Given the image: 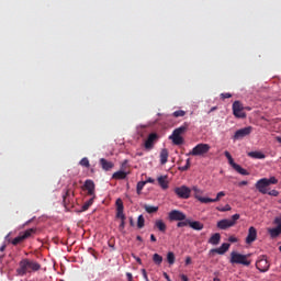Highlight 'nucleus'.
<instances>
[{
	"label": "nucleus",
	"instance_id": "obj_1",
	"mask_svg": "<svg viewBox=\"0 0 281 281\" xmlns=\"http://www.w3.org/2000/svg\"><path fill=\"white\" fill-rule=\"evenodd\" d=\"M40 270L41 263L30 259H22L19 263V269L16 270V273L18 276H26V273H32Z\"/></svg>",
	"mask_w": 281,
	"mask_h": 281
},
{
	"label": "nucleus",
	"instance_id": "obj_2",
	"mask_svg": "<svg viewBox=\"0 0 281 281\" xmlns=\"http://www.w3.org/2000/svg\"><path fill=\"white\" fill-rule=\"evenodd\" d=\"M188 123H184L180 127L173 130L172 135L169 136V139H171L175 146H181V144H183V136L181 135L188 131Z\"/></svg>",
	"mask_w": 281,
	"mask_h": 281
},
{
	"label": "nucleus",
	"instance_id": "obj_3",
	"mask_svg": "<svg viewBox=\"0 0 281 281\" xmlns=\"http://www.w3.org/2000/svg\"><path fill=\"white\" fill-rule=\"evenodd\" d=\"M231 265H244V267H249L251 265V261L248 259L247 255H243L237 251L231 252Z\"/></svg>",
	"mask_w": 281,
	"mask_h": 281
},
{
	"label": "nucleus",
	"instance_id": "obj_4",
	"mask_svg": "<svg viewBox=\"0 0 281 281\" xmlns=\"http://www.w3.org/2000/svg\"><path fill=\"white\" fill-rule=\"evenodd\" d=\"M212 147L209 144L200 143L198 144L191 151H189V156L192 157H201L203 155H207Z\"/></svg>",
	"mask_w": 281,
	"mask_h": 281
},
{
	"label": "nucleus",
	"instance_id": "obj_5",
	"mask_svg": "<svg viewBox=\"0 0 281 281\" xmlns=\"http://www.w3.org/2000/svg\"><path fill=\"white\" fill-rule=\"evenodd\" d=\"M238 218H240V215L236 213L231 220H221L217 222V227L218 229H229V227H234V225H236V221H238Z\"/></svg>",
	"mask_w": 281,
	"mask_h": 281
},
{
	"label": "nucleus",
	"instance_id": "obj_6",
	"mask_svg": "<svg viewBox=\"0 0 281 281\" xmlns=\"http://www.w3.org/2000/svg\"><path fill=\"white\" fill-rule=\"evenodd\" d=\"M33 234H36V229L29 228L22 233L19 234L18 237H15L11 243L12 245H19L23 243L25 239L30 238V236H33Z\"/></svg>",
	"mask_w": 281,
	"mask_h": 281
},
{
	"label": "nucleus",
	"instance_id": "obj_7",
	"mask_svg": "<svg viewBox=\"0 0 281 281\" xmlns=\"http://www.w3.org/2000/svg\"><path fill=\"white\" fill-rule=\"evenodd\" d=\"M233 114L239 120H245V117H247V113H245V108L240 101H235L233 103Z\"/></svg>",
	"mask_w": 281,
	"mask_h": 281
},
{
	"label": "nucleus",
	"instance_id": "obj_8",
	"mask_svg": "<svg viewBox=\"0 0 281 281\" xmlns=\"http://www.w3.org/2000/svg\"><path fill=\"white\" fill-rule=\"evenodd\" d=\"M173 192L175 194H177L178 199H190L192 194V189L186 186H181V187L175 188Z\"/></svg>",
	"mask_w": 281,
	"mask_h": 281
},
{
	"label": "nucleus",
	"instance_id": "obj_9",
	"mask_svg": "<svg viewBox=\"0 0 281 281\" xmlns=\"http://www.w3.org/2000/svg\"><path fill=\"white\" fill-rule=\"evenodd\" d=\"M273 225L274 227L268 228V234L271 238H278V236H281V217L274 218Z\"/></svg>",
	"mask_w": 281,
	"mask_h": 281
},
{
	"label": "nucleus",
	"instance_id": "obj_10",
	"mask_svg": "<svg viewBox=\"0 0 281 281\" xmlns=\"http://www.w3.org/2000/svg\"><path fill=\"white\" fill-rule=\"evenodd\" d=\"M191 192H193L194 199H196V201H200V203L207 204V203H210V201H212V198H204V196H202L201 194H203V190H201L196 186H193L191 188Z\"/></svg>",
	"mask_w": 281,
	"mask_h": 281
},
{
	"label": "nucleus",
	"instance_id": "obj_11",
	"mask_svg": "<svg viewBox=\"0 0 281 281\" xmlns=\"http://www.w3.org/2000/svg\"><path fill=\"white\" fill-rule=\"evenodd\" d=\"M158 139H159V135H157V133L149 134L147 139L144 143L145 150H153Z\"/></svg>",
	"mask_w": 281,
	"mask_h": 281
},
{
	"label": "nucleus",
	"instance_id": "obj_12",
	"mask_svg": "<svg viewBox=\"0 0 281 281\" xmlns=\"http://www.w3.org/2000/svg\"><path fill=\"white\" fill-rule=\"evenodd\" d=\"M251 131H254V127L247 126L240 130H237L233 136V139L236 142L238 139H244V137H248V135H251Z\"/></svg>",
	"mask_w": 281,
	"mask_h": 281
},
{
	"label": "nucleus",
	"instance_id": "obj_13",
	"mask_svg": "<svg viewBox=\"0 0 281 281\" xmlns=\"http://www.w3.org/2000/svg\"><path fill=\"white\" fill-rule=\"evenodd\" d=\"M258 239V231L256 229V227L250 226L248 229V235L245 239L246 245H251L252 243H256V240Z\"/></svg>",
	"mask_w": 281,
	"mask_h": 281
},
{
	"label": "nucleus",
	"instance_id": "obj_14",
	"mask_svg": "<svg viewBox=\"0 0 281 281\" xmlns=\"http://www.w3.org/2000/svg\"><path fill=\"white\" fill-rule=\"evenodd\" d=\"M82 190L88 192L89 196H95V182L93 180H86L82 187Z\"/></svg>",
	"mask_w": 281,
	"mask_h": 281
},
{
	"label": "nucleus",
	"instance_id": "obj_15",
	"mask_svg": "<svg viewBox=\"0 0 281 281\" xmlns=\"http://www.w3.org/2000/svg\"><path fill=\"white\" fill-rule=\"evenodd\" d=\"M255 188L260 192L261 194H267V188H269V182L267 181V178H262L258 180L255 184Z\"/></svg>",
	"mask_w": 281,
	"mask_h": 281
},
{
	"label": "nucleus",
	"instance_id": "obj_16",
	"mask_svg": "<svg viewBox=\"0 0 281 281\" xmlns=\"http://www.w3.org/2000/svg\"><path fill=\"white\" fill-rule=\"evenodd\" d=\"M256 267L258 271L265 273L266 271H269V261L265 257H259Z\"/></svg>",
	"mask_w": 281,
	"mask_h": 281
},
{
	"label": "nucleus",
	"instance_id": "obj_17",
	"mask_svg": "<svg viewBox=\"0 0 281 281\" xmlns=\"http://www.w3.org/2000/svg\"><path fill=\"white\" fill-rule=\"evenodd\" d=\"M228 164H229V166H232V168H234L236 170V172H238V175H243L244 177L249 176V171H247L245 168H241L240 165L236 164L234 161V158H231L228 160Z\"/></svg>",
	"mask_w": 281,
	"mask_h": 281
},
{
	"label": "nucleus",
	"instance_id": "obj_18",
	"mask_svg": "<svg viewBox=\"0 0 281 281\" xmlns=\"http://www.w3.org/2000/svg\"><path fill=\"white\" fill-rule=\"evenodd\" d=\"M229 247H231L229 244L224 243L221 245V247L211 249L210 254H218L220 256H223L227 254V251H229Z\"/></svg>",
	"mask_w": 281,
	"mask_h": 281
},
{
	"label": "nucleus",
	"instance_id": "obj_19",
	"mask_svg": "<svg viewBox=\"0 0 281 281\" xmlns=\"http://www.w3.org/2000/svg\"><path fill=\"white\" fill-rule=\"evenodd\" d=\"M116 221H119L120 225H119V229L120 232H123L125 225H126V215L124 214V212H117L116 213Z\"/></svg>",
	"mask_w": 281,
	"mask_h": 281
},
{
	"label": "nucleus",
	"instance_id": "obj_20",
	"mask_svg": "<svg viewBox=\"0 0 281 281\" xmlns=\"http://www.w3.org/2000/svg\"><path fill=\"white\" fill-rule=\"evenodd\" d=\"M170 221H186V214L181 212H170L169 213Z\"/></svg>",
	"mask_w": 281,
	"mask_h": 281
},
{
	"label": "nucleus",
	"instance_id": "obj_21",
	"mask_svg": "<svg viewBox=\"0 0 281 281\" xmlns=\"http://www.w3.org/2000/svg\"><path fill=\"white\" fill-rule=\"evenodd\" d=\"M100 166L101 168H103V170H105L106 172H109V170H112V168L115 166L113 162L106 160L105 158H101L100 159Z\"/></svg>",
	"mask_w": 281,
	"mask_h": 281
},
{
	"label": "nucleus",
	"instance_id": "obj_22",
	"mask_svg": "<svg viewBox=\"0 0 281 281\" xmlns=\"http://www.w3.org/2000/svg\"><path fill=\"white\" fill-rule=\"evenodd\" d=\"M221 243V235L218 233H214L210 238H209V245H220Z\"/></svg>",
	"mask_w": 281,
	"mask_h": 281
},
{
	"label": "nucleus",
	"instance_id": "obj_23",
	"mask_svg": "<svg viewBox=\"0 0 281 281\" xmlns=\"http://www.w3.org/2000/svg\"><path fill=\"white\" fill-rule=\"evenodd\" d=\"M168 157H169L168 150L166 148L161 149V151H160L161 166H166V164H168Z\"/></svg>",
	"mask_w": 281,
	"mask_h": 281
},
{
	"label": "nucleus",
	"instance_id": "obj_24",
	"mask_svg": "<svg viewBox=\"0 0 281 281\" xmlns=\"http://www.w3.org/2000/svg\"><path fill=\"white\" fill-rule=\"evenodd\" d=\"M74 198V191H70V189H68L66 191V193L64 194L63 199H64V205L66 207V210H69V206H67V203H69V200Z\"/></svg>",
	"mask_w": 281,
	"mask_h": 281
},
{
	"label": "nucleus",
	"instance_id": "obj_25",
	"mask_svg": "<svg viewBox=\"0 0 281 281\" xmlns=\"http://www.w3.org/2000/svg\"><path fill=\"white\" fill-rule=\"evenodd\" d=\"M160 188H162V190H167L168 188V176H160L157 179Z\"/></svg>",
	"mask_w": 281,
	"mask_h": 281
},
{
	"label": "nucleus",
	"instance_id": "obj_26",
	"mask_svg": "<svg viewBox=\"0 0 281 281\" xmlns=\"http://www.w3.org/2000/svg\"><path fill=\"white\" fill-rule=\"evenodd\" d=\"M189 227H191V229H195L196 232H201V229H203V223L189 221Z\"/></svg>",
	"mask_w": 281,
	"mask_h": 281
},
{
	"label": "nucleus",
	"instance_id": "obj_27",
	"mask_svg": "<svg viewBox=\"0 0 281 281\" xmlns=\"http://www.w3.org/2000/svg\"><path fill=\"white\" fill-rule=\"evenodd\" d=\"M248 157H251V159H265L267 156L261 151H250L248 153Z\"/></svg>",
	"mask_w": 281,
	"mask_h": 281
},
{
	"label": "nucleus",
	"instance_id": "obj_28",
	"mask_svg": "<svg viewBox=\"0 0 281 281\" xmlns=\"http://www.w3.org/2000/svg\"><path fill=\"white\" fill-rule=\"evenodd\" d=\"M155 227H156L159 232L166 233L167 226H166V223H164V221H161V220L156 221V222H155Z\"/></svg>",
	"mask_w": 281,
	"mask_h": 281
},
{
	"label": "nucleus",
	"instance_id": "obj_29",
	"mask_svg": "<svg viewBox=\"0 0 281 281\" xmlns=\"http://www.w3.org/2000/svg\"><path fill=\"white\" fill-rule=\"evenodd\" d=\"M127 175L125 171H116L112 175V179L123 180L126 179Z\"/></svg>",
	"mask_w": 281,
	"mask_h": 281
},
{
	"label": "nucleus",
	"instance_id": "obj_30",
	"mask_svg": "<svg viewBox=\"0 0 281 281\" xmlns=\"http://www.w3.org/2000/svg\"><path fill=\"white\" fill-rule=\"evenodd\" d=\"M142 206L145 212H157L159 210V206H153L150 204H143Z\"/></svg>",
	"mask_w": 281,
	"mask_h": 281
},
{
	"label": "nucleus",
	"instance_id": "obj_31",
	"mask_svg": "<svg viewBox=\"0 0 281 281\" xmlns=\"http://www.w3.org/2000/svg\"><path fill=\"white\" fill-rule=\"evenodd\" d=\"M93 199H94V196L83 203V205H82L83 212H87V210H89V207H91V205H93Z\"/></svg>",
	"mask_w": 281,
	"mask_h": 281
},
{
	"label": "nucleus",
	"instance_id": "obj_32",
	"mask_svg": "<svg viewBox=\"0 0 281 281\" xmlns=\"http://www.w3.org/2000/svg\"><path fill=\"white\" fill-rule=\"evenodd\" d=\"M175 260H176L175 252L169 251L167 254V262H168V265H175Z\"/></svg>",
	"mask_w": 281,
	"mask_h": 281
},
{
	"label": "nucleus",
	"instance_id": "obj_33",
	"mask_svg": "<svg viewBox=\"0 0 281 281\" xmlns=\"http://www.w3.org/2000/svg\"><path fill=\"white\" fill-rule=\"evenodd\" d=\"M116 212H124V202H122V199L116 200Z\"/></svg>",
	"mask_w": 281,
	"mask_h": 281
},
{
	"label": "nucleus",
	"instance_id": "obj_34",
	"mask_svg": "<svg viewBox=\"0 0 281 281\" xmlns=\"http://www.w3.org/2000/svg\"><path fill=\"white\" fill-rule=\"evenodd\" d=\"M153 260L156 265H161V262H164V257L159 254H154Z\"/></svg>",
	"mask_w": 281,
	"mask_h": 281
},
{
	"label": "nucleus",
	"instance_id": "obj_35",
	"mask_svg": "<svg viewBox=\"0 0 281 281\" xmlns=\"http://www.w3.org/2000/svg\"><path fill=\"white\" fill-rule=\"evenodd\" d=\"M146 223V220H144V215H139L137 218V227L138 229H142Z\"/></svg>",
	"mask_w": 281,
	"mask_h": 281
},
{
	"label": "nucleus",
	"instance_id": "obj_36",
	"mask_svg": "<svg viewBox=\"0 0 281 281\" xmlns=\"http://www.w3.org/2000/svg\"><path fill=\"white\" fill-rule=\"evenodd\" d=\"M144 186H146L145 181H139L136 186V192L137 194H142V190H144Z\"/></svg>",
	"mask_w": 281,
	"mask_h": 281
},
{
	"label": "nucleus",
	"instance_id": "obj_37",
	"mask_svg": "<svg viewBox=\"0 0 281 281\" xmlns=\"http://www.w3.org/2000/svg\"><path fill=\"white\" fill-rule=\"evenodd\" d=\"M83 168H90L91 164L89 162V158L85 157L79 162Z\"/></svg>",
	"mask_w": 281,
	"mask_h": 281
},
{
	"label": "nucleus",
	"instance_id": "obj_38",
	"mask_svg": "<svg viewBox=\"0 0 281 281\" xmlns=\"http://www.w3.org/2000/svg\"><path fill=\"white\" fill-rule=\"evenodd\" d=\"M222 196H225L224 191L218 192L215 199H211L210 203H216L217 201H221Z\"/></svg>",
	"mask_w": 281,
	"mask_h": 281
},
{
	"label": "nucleus",
	"instance_id": "obj_39",
	"mask_svg": "<svg viewBox=\"0 0 281 281\" xmlns=\"http://www.w3.org/2000/svg\"><path fill=\"white\" fill-rule=\"evenodd\" d=\"M188 225H190V220H182L180 222H178L177 227H188Z\"/></svg>",
	"mask_w": 281,
	"mask_h": 281
},
{
	"label": "nucleus",
	"instance_id": "obj_40",
	"mask_svg": "<svg viewBox=\"0 0 281 281\" xmlns=\"http://www.w3.org/2000/svg\"><path fill=\"white\" fill-rule=\"evenodd\" d=\"M181 172H186V170H190V158L187 159V164L182 167H179Z\"/></svg>",
	"mask_w": 281,
	"mask_h": 281
},
{
	"label": "nucleus",
	"instance_id": "obj_41",
	"mask_svg": "<svg viewBox=\"0 0 281 281\" xmlns=\"http://www.w3.org/2000/svg\"><path fill=\"white\" fill-rule=\"evenodd\" d=\"M173 117H183L186 115V111L183 110H178L176 112H173Z\"/></svg>",
	"mask_w": 281,
	"mask_h": 281
},
{
	"label": "nucleus",
	"instance_id": "obj_42",
	"mask_svg": "<svg viewBox=\"0 0 281 281\" xmlns=\"http://www.w3.org/2000/svg\"><path fill=\"white\" fill-rule=\"evenodd\" d=\"M268 186H276L278 183V180L276 177H270L269 179L267 178Z\"/></svg>",
	"mask_w": 281,
	"mask_h": 281
},
{
	"label": "nucleus",
	"instance_id": "obj_43",
	"mask_svg": "<svg viewBox=\"0 0 281 281\" xmlns=\"http://www.w3.org/2000/svg\"><path fill=\"white\" fill-rule=\"evenodd\" d=\"M270 196H278V194H280V192H278V190L273 189L270 192L268 191V193Z\"/></svg>",
	"mask_w": 281,
	"mask_h": 281
},
{
	"label": "nucleus",
	"instance_id": "obj_44",
	"mask_svg": "<svg viewBox=\"0 0 281 281\" xmlns=\"http://www.w3.org/2000/svg\"><path fill=\"white\" fill-rule=\"evenodd\" d=\"M228 243H238V237L236 236L228 237Z\"/></svg>",
	"mask_w": 281,
	"mask_h": 281
},
{
	"label": "nucleus",
	"instance_id": "obj_45",
	"mask_svg": "<svg viewBox=\"0 0 281 281\" xmlns=\"http://www.w3.org/2000/svg\"><path fill=\"white\" fill-rule=\"evenodd\" d=\"M221 95H222L223 100H227L228 98H232V93H229V92L222 93Z\"/></svg>",
	"mask_w": 281,
	"mask_h": 281
},
{
	"label": "nucleus",
	"instance_id": "obj_46",
	"mask_svg": "<svg viewBox=\"0 0 281 281\" xmlns=\"http://www.w3.org/2000/svg\"><path fill=\"white\" fill-rule=\"evenodd\" d=\"M249 182H247L246 180H243L240 182H238V187L243 188V186H247Z\"/></svg>",
	"mask_w": 281,
	"mask_h": 281
},
{
	"label": "nucleus",
	"instance_id": "obj_47",
	"mask_svg": "<svg viewBox=\"0 0 281 281\" xmlns=\"http://www.w3.org/2000/svg\"><path fill=\"white\" fill-rule=\"evenodd\" d=\"M224 155H225L226 159H228V161H229V159H233L232 154H229V151H224Z\"/></svg>",
	"mask_w": 281,
	"mask_h": 281
},
{
	"label": "nucleus",
	"instance_id": "obj_48",
	"mask_svg": "<svg viewBox=\"0 0 281 281\" xmlns=\"http://www.w3.org/2000/svg\"><path fill=\"white\" fill-rule=\"evenodd\" d=\"M184 262H186L187 266L188 265H192V258L191 257H187Z\"/></svg>",
	"mask_w": 281,
	"mask_h": 281
},
{
	"label": "nucleus",
	"instance_id": "obj_49",
	"mask_svg": "<svg viewBox=\"0 0 281 281\" xmlns=\"http://www.w3.org/2000/svg\"><path fill=\"white\" fill-rule=\"evenodd\" d=\"M146 183H155V179L148 178V179L145 181V184H146Z\"/></svg>",
	"mask_w": 281,
	"mask_h": 281
},
{
	"label": "nucleus",
	"instance_id": "obj_50",
	"mask_svg": "<svg viewBox=\"0 0 281 281\" xmlns=\"http://www.w3.org/2000/svg\"><path fill=\"white\" fill-rule=\"evenodd\" d=\"M164 278L167 280V281H172L170 280V276H168L166 272L162 273Z\"/></svg>",
	"mask_w": 281,
	"mask_h": 281
},
{
	"label": "nucleus",
	"instance_id": "obj_51",
	"mask_svg": "<svg viewBox=\"0 0 281 281\" xmlns=\"http://www.w3.org/2000/svg\"><path fill=\"white\" fill-rule=\"evenodd\" d=\"M150 240L151 243H157V238L153 234L150 235Z\"/></svg>",
	"mask_w": 281,
	"mask_h": 281
},
{
	"label": "nucleus",
	"instance_id": "obj_52",
	"mask_svg": "<svg viewBox=\"0 0 281 281\" xmlns=\"http://www.w3.org/2000/svg\"><path fill=\"white\" fill-rule=\"evenodd\" d=\"M126 277L128 278L130 281L133 280V274L131 272H127Z\"/></svg>",
	"mask_w": 281,
	"mask_h": 281
},
{
	"label": "nucleus",
	"instance_id": "obj_53",
	"mask_svg": "<svg viewBox=\"0 0 281 281\" xmlns=\"http://www.w3.org/2000/svg\"><path fill=\"white\" fill-rule=\"evenodd\" d=\"M181 280H182V281H188V276L181 274Z\"/></svg>",
	"mask_w": 281,
	"mask_h": 281
},
{
	"label": "nucleus",
	"instance_id": "obj_54",
	"mask_svg": "<svg viewBox=\"0 0 281 281\" xmlns=\"http://www.w3.org/2000/svg\"><path fill=\"white\" fill-rule=\"evenodd\" d=\"M130 225H132V227L133 225H135V223L133 222V217H130Z\"/></svg>",
	"mask_w": 281,
	"mask_h": 281
},
{
	"label": "nucleus",
	"instance_id": "obj_55",
	"mask_svg": "<svg viewBox=\"0 0 281 281\" xmlns=\"http://www.w3.org/2000/svg\"><path fill=\"white\" fill-rule=\"evenodd\" d=\"M276 139H277V142H279V144H281V137L280 136H277Z\"/></svg>",
	"mask_w": 281,
	"mask_h": 281
},
{
	"label": "nucleus",
	"instance_id": "obj_56",
	"mask_svg": "<svg viewBox=\"0 0 281 281\" xmlns=\"http://www.w3.org/2000/svg\"><path fill=\"white\" fill-rule=\"evenodd\" d=\"M0 251H5V246H1Z\"/></svg>",
	"mask_w": 281,
	"mask_h": 281
},
{
	"label": "nucleus",
	"instance_id": "obj_57",
	"mask_svg": "<svg viewBox=\"0 0 281 281\" xmlns=\"http://www.w3.org/2000/svg\"><path fill=\"white\" fill-rule=\"evenodd\" d=\"M144 276L146 278V280L148 279V276L146 274V270H144Z\"/></svg>",
	"mask_w": 281,
	"mask_h": 281
},
{
	"label": "nucleus",
	"instance_id": "obj_58",
	"mask_svg": "<svg viewBox=\"0 0 281 281\" xmlns=\"http://www.w3.org/2000/svg\"><path fill=\"white\" fill-rule=\"evenodd\" d=\"M136 239H137V240H142V236H137Z\"/></svg>",
	"mask_w": 281,
	"mask_h": 281
},
{
	"label": "nucleus",
	"instance_id": "obj_59",
	"mask_svg": "<svg viewBox=\"0 0 281 281\" xmlns=\"http://www.w3.org/2000/svg\"><path fill=\"white\" fill-rule=\"evenodd\" d=\"M211 111H216V108H212Z\"/></svg>",
	"mask_w": 281,
	"mask_h": 281
},
{
	"label": "nucleus",
	"instance_id": "obj_60",
	"mask_svg": "<svg viewBox=\"0 0 281 281\" xmlns=\"http://www.w3.org/2000/svg\"><path fill=\"white\" fill-rule=\"evenodd\" d=\"M213 281H221V279H216V278H215Z\"/></svg>",
	"mask_w": 281,
	"mask_h": 281
},
{
	"label": "nucleus",
	"instance_id": "obj_61",
	"mask_svg": "<svg viewBox=\"0 0 281 281\" xmlns=\"http://www.w3.org/2000/svg\"><path fill=\"white\" fill-rule=\"evenodd\" d=\"M171 212H179V211H177V210H172Z\"/></svg>",
	"mask_w": 281,
	"mask_h": 281
},
{
	"label": "nucleus",
	"instance_id": "obj_62",
	"mask_svg": "<svg viewBox=\"0 0 281 281\" xmlns=\"http://www.w3.org/2000/svg\"><path fill=\"white\" fill-rule=\"evenodd\" d=\"M137 262H140V259H137Z\"/></svg>",
	"mask_w": 281,
	"mask_h": 281
},
{
	"label": "nucleus",
	"instance_id": "obj_63",
	"mask_svg": "<svg viewBox=\"0 0 281 281\" xmlns=\"http://www.w3.org/2000/svg\"><path fill=\"white\" fill-rule=\"evenodd\" d=\"M139 155V157H142V154H138Z\"/></svg>",
	"mask_w": 281,
	"mask_h": 281
}]
</instances>
